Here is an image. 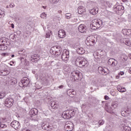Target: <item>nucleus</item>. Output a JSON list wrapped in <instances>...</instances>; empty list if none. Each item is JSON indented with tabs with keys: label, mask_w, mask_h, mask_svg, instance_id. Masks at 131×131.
Here are the masks:
<instances>
[{
	"label": "nucleus",
	"mask_w": 131,
	"mask_h": 131,
	"mask_svg": "<svg viewBox=\"0 0 131 131\" xmlns=\"http://www.w3.org/2000/svg\"><path fill=\"white\" fill-rule=\"evenodd\" d=\"M122 127H123L124 131H130L131 128L129 126H126L125 124H122Z\"/></svg>",
	"instance_id": "25"
},
{
	"label": "nucleus",
	"mask_w": 131,
	"mask_h": 131,
	"mask_svg": "<svg viewBox=\"0 0 131 131\" xmlns=\"http://www.w3.org/2000/svg\"><path fill=\"white\" fill-rule=\"evenodd\" d=\"M0 127H2V128H4L5 127H7V125L1 123Z\"/></svg>",
	"instance_id": "49"
},
{
	"label": "nucleus",
	"mask_w": 131,
	"mask_h": 131,
	"mask_svg": "<svg viewBox=\"0 0 131 131\" xmlns=\"http://www.w3.org/2000/svg\"><path fill=\"white\" fill-rule=\"evenodd\" d=\"M127 59H128V57L125 54H123L121 56V64H123L124 62L127 61Z\"/></svg>",
	"instance_id": "18"
},
{
	"label": "nucleus",
	"mask_w": 131,
	"mask_h": 131,
	"mask_svg": "<svg viewBox=\"0 0 131 131\" xmlns=\"http://www.w3.org/2000/svg\"><path fill=\"white\" fill-rule=\"evenodd\" d=\"M76 51L79 54V55H83L85 53L84 49L81 47H78L76 49Z\"/></svg>",
	"instance_id": "19"
},
{
	"label": "nucleus",
	"mask_w": 131,
	"mask_h": 131,
	"mask_svg": "<svg viewBox=\"0 0 131 131\" xmlns=\"http://www.w3.org/2000/svg\"><path fill=\"white\" fill-rule=\"evenodd\" d=\"M7 49H8V47L5 45H0V50H1V51H6Z\"/></svg>",
	"instance_id": "27"
},
{
	"label": "nucleus",
	"mask_w": 131,
	"mask_h": 131,
	"mask_svg": "<svg viewBox=\"0 0 131 131\" xmlns=\"http://www.w3.org/2000/svg\"><path fill=\"white\" fill-rule=\"evenodd\" d=\"M51 4H56V3H58L59 0H50Z\"/></svg>",
	"instance_id": "47"
},
{
	"label": "nucleus",
	"mask_w": 131,
	"mask_h": 131,
	"mask_svg": "<svg viewBox=\"0 0 131 131\" xmlns=\"http://www.w3.org/2000/svg\"><path fill=\"white\" fill-rule=\"evenodd\" d=\"M10 71L5 69L1 71V74L3 76H6V75H9L10 74Z\"/></svg>",
	"instance_id": "21"
},
{
	"label": "nucleus",
	"mask_w": 131,
	"mask_h": 131,
	"mask_svg": "<svg viewBox=\"0 0 131 131\" xmlns=\"http://www.w3.org/2000/svg\"><path fill=\"white\" fill-rule=\"evenodd\" d=\"M68 96H69L71 98H74L76 95V92L73 89H69L67 92Z\"/></svg>",
	"instance_id": "13"
},
{
	"label": "nucleus",
	"mask_w": 131,
	"mask_h": 131,
	"mask_svg": "<svg viewBox=\"0 0 131 131\" xmlns=\"http://www.w3.org/2000/svg\"><path fill=\"white\" fill-rule=\"evenodd\" d=\"M93 56H94L95 59H99V58H100V56H99V52H95L93 54Z\"/></svg>",
	"instance_id": "38"
},
{
	"label": "nucleus",
	"mask_w": 131,
	"mask_h": 131,
	"mask_svg": "<svg viewBox=\"0 0 131 131\" xmlns=\"http://www.w3.org/2000/svg\"><path fill=\"white\" fill-rule=\"evenodd\" d=\"M124 43L126 46H129L130 45V42L129 41V40H125Z\"/></svg>",
	"instance_id": "51"
},
{
	"label": "nucleus",
	"mask_w": 131,
	"mask_h": 131,
	"mask_svg": "<svg viewBox=\"0 0 131 131\" xmlns=\"http://www.w3.org/2000/svg\"><path fill=\"white\" fill-rule=\"evenodd\" d=\"M31 57H32V58H33L35 59V60H37L38 61L39 60V55L38 54H34L33 55H32Z\"/></svg>",
	"instance_id": "28"
},
{
	"label": "nucleus",
	"mask_w": 131,
	"mask_h": 131,
	"mask_svg": "<svg viewBox=\"0 0 131 131\" xmlns=\"http://www.w3.org/2000/svg\"><path fill=\"white\" fill-rule=\"evenodd\" d=\"M117 64H118V61L114 59V60L113 61L112 66H113V67H116V66H117Z\"/></svg>",
	"instance_id": "30"
},
{
	"label": "nucleus",
	"mask_w": 131,
	"mask_h": 131,
	"mask_svg": "<svg viewBox=\"0 0 131 131\" xmlns=\"http://www.w3.org/2000/svg\"><path fill=\"white\" fill-rule=\"evenodd\" d=\"M42 128L45 130L51 131L53 130V127L50 125L49 123H43L41 125Z\"/></svg>",
	"instance_id": "9"
},
{
	"label": "nucleus",
	"mask_w": 131,
	"mask_h": 131,
	"mask_svg": "<svg viewBox=\"0 0 131 131\" xmlns=\"http://www.w3.org/2000/svg\"><path fill=\"white\" fill-rule=\"evenodd\" d=\"M10 37L12 39V40H15L16 39V35H10Z\"/></svg>",
	"instance_id": "45"
},
{
	"label": "nucleus",
	"mask_w": 131,
	"mask_h": 131,
	"mask_svg": "<svg viewBox=\"0 0 131 131\" xmlns=\"http://www.w3.org/2000/svg\"><path fill=\"white\" fill-rule=\"evenodd\" d=\"M43 80L45 83H48L49 82V80H48V79L47 78H43Z\"/></svg>",
	"instance_id": "52"
},
{
	"label": "nucleus",
	"mask_w": 131,
	"mask_h": 131,
	"mask_svg": "<svg viewBox=\"0 0 131 131\" xmlns=\"http://www.w3.org/2000/svg\"><path fill=\"white\" fill-rule=\"evenodd\" d=\"M113 61H114V58L109 59L107 62L108 65H110V66H112V63L113 62Z\"/></svg>",
	"instance_id": "34"
},
{
	"label": "nucleus",
	"mask_w": 131,
	"mask_h": 131,
	"mask_svg": "<svg viewBox=\"0 0 131 131\" xmlns=\"http://www.w3.org/2000/svg\"><path fill=\"white\" fill-rule=\"evenodd\" d=\"M66 17H67V19H70V18H71V14L67 13L66 14Z\"/></svg>",
	"instance_id": "48"
},
{
	"label": "nucleus",
	"mask_w": 131,
	"mask_h": 131,
	"mask_svg": "<svg viewBox=\"0 0 131 131\" xmlns=\"http://www.w3.org/2000/svg\"><path fill=\"white\" fill-rule=\"evenodd\" d=\"M58 36L60 38H64L66 36V32L64 30H59L58 31Z\"/></svg>",
	"instance_id": "17"
},
{
	"label": "nucleus",
	"mask_w": 131,
	"mask_h": 131,
	"mask_svg": "<svg viewBox=\"0 0 131 131\" xmlns=\"http://www.w3.org/2000/svg\"><path fill=\"white\" fill-rule=\"evenodd\" d=\"M10 125L12 126V127H13V128L16 130L18 129V128H19L20 126V123L18 121L16 120L12 121L10 123Z\"/></svg>",
	"instance_id": "10"
},
{
	"label": "nucleus",
	"mask_w": 131,
	"mask_h": 131,
	"mask_svg": "<svg viewBox=\"0 0 131 131\" xmlns=\"http://www.w3.org/2000/svg\"><path fill=\"white\" fill-rule=\"evenodd\" d=\"M122 91H124V92H125L126 90L125 89V88H122Z\"/></svg>",
	"instance_id": "61"
},
{
	"label": "nucleus",
	"mask_w": 131,
	"mask_h": 131,
	"mask_svg": "<svg viewBox=\"0 0 131 131\" xmlns=\"http://www.w3.org/2000/svg\"><path fill=\"white\" fill-rule=\"evenodd\" d=\"M53 50L55 51V52L57 54V56L60 55L61 53H62V48L60 46H53Z\"/></svg>",
	"instance_id": "12"
},
{
	"label": "nucleus",
	"mask_w": 131,
	"mask_h": 131,
	"mask_svg": "<svg viewBox=\"0 0 131 131\" xmlns=\"http://www.w3.org/2000/svg\"><path fill=\"white\" fill-rule=\"evenodd\" d=\"M75 113L74 110H68L62 113V116L64 119H70L75 115Z\"/></svg>",
	"instance_id": "4"
},
{
	"label": "nucleus",
	"mask_w": 131,
	"mask_h": 131,
	"mask_svg": "<svg viewBox=\"0 0 131 131\" xmlns=\"http://www.w3.org/2000/svg\"><path fill=\"white\" fill-rule=\"evenodd\" d=\"M51 33H52V31H49V32L46 33L45 35V37H46V38H50Z\"/></svg>",
	"instance_id": "37"
},
{
	"label": "nucleus",
	"mask_w": 131,
	"mask_h": 131,
	"mask_svg": "<svg viewBox=\"0 0 131 131\" xmlns=\"http://www.w3.org/2000/svg\"><path fill=\"white\" fill-rule=\"evenodd\" d=\"M30 83V81L27 77H24L20 80V82L19 83V86L20 88H26L28 86Z\"/></svg>",
	"instance_id": "6"
},
{
	"label": "nucleus",
	"mask_w": 131,
	"mask_h": 131,
	"mask_svg": "<svg viewBox=\"0 0 131 131\" xmlns=\"http://www.w3.org/2000/svg\"><path fill=\"white\" fill-rule=\"evenodd\" d=\"M75 65L78 67H86L88 60L82 57H78L75 60Z\"/></svg>",
	"instance_id": "2"
},
{
	"label": "nucleus",
	"mask_w": 131,
	"mask_h": 131,
	"mask_svg": "<svg viewBox=\"0 0 131 131\" xmlns=\"http://www.w3.org/2000/svg\"><path fill=\"white\" fill-rule=\"evenodd\" d=\"M2 42H6V43L8 42V41H10V40L8 39V38L6 37H3L1 38Z\"/></svg>",
	"instance_id": "35"
},
{
	"label": "nucleus",
	"mask_w": 131,
	"mask_h": 131,
	"mask_svg": "<svg viewBox=\"0 0 131 131\" xmlns=\"http://www.w3.org/2000/svg\"><path fill=\"white\" fill-rule=\"evenodd\" d=\"M83 9H84V7H83V6H79L78 8V10H83Z\"/></svg>",
	"instance_id": "54"
},
{
	"label": "nucleus",
	"mask_w": 131,
	"mask_h": 131,
	"mask_svg": "<svg viewBox=\"0 0 131 131\" xmlns=\"http://www.w3.org/2000/svg\"><path fill=\"white\" fill-rule=\"evenodd\" d=\"M81 77L82 75L79 71H74L71 74L70 81L72 82H75V81L77 82L78 80H81Z\"/></svg>",
	"instance_id": "1"
},
{
	"label": "nucleus",
	"mask_w": 131,
	"mask_h": 131,
	"mask_svg": "<svg viewBox=\"0 0 131 131\" xmlns=\"http://www.w3.org/2000/svg\"><path fill=\"white\" fill-rule=\"evenodd\" d=\"M104 99H105V100H109V97H108V96H107V95H105L104 96Z\"/></svg>",
	"instance_id": "56"
},
{
	"label": "nucleus",
	"mask_w": 131,
	"mask_h": 131,
	"mask_svg": "<svg viewBox=\"0 0 131 131\" xmlns=\"http://www.w3.org/2000/svg\"><path fill=\"white\" fill-rule=\"evenodd\" d=\"M84 12H85V9H82V10L78 9V13L80 15H81V14H83V13H84Z\"/></svg>",
	"instance_id": "39"
},
{
	"label": "nucleus",
	"mask_w": 131,
	"mask_h": 131,
	"mask_svg": "<svg viewBox=\"0 0 131 131\" xmlns=\"http://www.w3.org/2000/svg\"><path fill=\"white\" fill-rule=\"evenodd\" d=\"M128 72H129V73H130V74H131V67L129 68V69L128 70Z\"/></svg>",
	"instance_id": "63"
},
{
	"label": "nucleus",
	"mask_w": 131,
	"mask_h": 131,
	"mask_svg": "<svg viewBox=\"0 0 131 131\" xmlns=\"http://www.w3.org/2000/svg\"><path fill=\"white\" fill-rule=\"evenodd\" d=\"M78 31L81 33H84L86 31V27L83 25H80L78 27Z\"/></svg>",
	"instance_id": "16"
},
{
	"label": "nucleus",
	"mask_w": 131,
	"mask_h": 131,
	"mask_svg": "<svg viewBox=\"0 0 131 131\" xmlns=\"http://www.w3.org/2000/svg\"><path fill=\"white\" fill-rule=\"evenodd\" d=\"M13 104H14V99L11 98H7L4 101L5 106L8 108H11L13 106Z\"/></svg>",
	"instance_id": "7"
},
{
	"label": "nucleus",
	"mask_w": 131,
	"mask_h": 131,
	"mask_svg": "<svg viewBox=\"0 0 131 131\" xmlns=\"http://www.w3.org/2000/svg\"><path fill=\"white\" fill-rule=\"evenodd\" d=\"M107 5H108V8H111V6H112V4H110L109 2L106 3Z\"/></svg>",
	"instance_id": "55"
},
{
	"label": "nucleus",
	"mask_w": 131,
	"mask_h": 131,
	"mask_svg": "<svg viewBox=\"0 0 131 131\" xmlns=\"http://www.w3.org/2000/svg\"><path fill=\"white\" fill-rule=\"evenodd\" d=\"M11 27H12V28H14V24H11Z\"/></svg>",
	"instance_id": "62"
},
{
	"label": "nucleus",
	"mask_w": 131,
	"mask_h": 131,
	"mask_svg": "<svg viewBox=\"0 0 131 131\" xmlns=\"http://www.w3.org/2000/svg\"><path fill=\"white\" fill-rule=\"evenodd\" d=\"M6 97V93H0V99H3Z\"/></svg>",
	"instance_id": "42"
},
{
	"label": "nucleus",
	"mask_w": 131,
	"mask_h": 131,
	"mask_svg": "<svg viewBox=\"0 0 131 131\" xmlns=\"http://www.w3.org/2000/svg\"><path fill=\"white\" fill-rule=\"evenodd\" d=\"M96 41H97V36H90L87 38L86 45L90 47H92V46H94V43H96Z\"/></svg>",
	"instance_id": "5"
},
{
	"label": "nucleus",
	"mask_w": 131,
	"mask_h": 131,
	"mask_svg": "<svg viewBox=\"0 0 131 131\" xmlns=\"http://www.w3.org/2000/svg\"><path fill=\"white\" fill-rule=\"evenodd\" d=\"M64 88V86L63 85H61L58 86V89H63Z\"/></svg>",
	"instance_id": "59"
},
{
	"label": "nucleus",
	"mask_w": 131,
	"mask_h": 131,
	"mask_svg": "<svg viewBox=\"0 0 131 131\" xmlns=\"http://www.w3.org/2000/svg\"><path fill=\"white\" fill-rule=\"evenodd\" d=\"M50 52L51 54H52V55H53L54 56H55V55L57 54L56 51L55 50H54V48L53 47L51 48Z\"/></svg>",
	"instance_id": "33"
},
{
	"label": "nucleus",
	"mask_w": 131,
	"mask_h": 131,
	"mask_svg": "<svg viewBox=\"0 0 131 131\" xmlns=\"http://www.w3.org/2000/svg\"><path fill=\"white\" fill-rule=\"evenodd\" d=\"M38 113V110L36 108H32L30 110L29 112V115L30 117H33V116H35V115H37Z\"/></svg>",
	"instance_id": "14"
},
{
	"label": "nucleus",
	"mask_w": 131,
	"mask_h": 131,
	"mask_svg": "<svg viewBox=\"0 0 131 131\" xmlns=\"http://www.w3.org/2000/svg\"><path fill=\"white\" fill-rule=\"evenodd\" d=\"M98 123H99V125H103V124H104V123H105V121L103 120H100L98 121Z\"/></svg>",
	"instance_id": "44"
},
{
	"label": "nucleus",
	"mask_w": 131,
	"mask_h": 131,
	"mask_svg": "<svg viewBox=\"0 0 131 131\" xmlns=\"http://www.w3.org/2000/svg\"><path fill=\"white\" fill-rule=\"evenodd\" d=\"M61 58L62 61H64V62L68 61V59L69 58V52L67 51L63 52L61 54Z\"/></svg>",
	"instance_id": "11"
},
{
	"label": "nucleus",
	"mask_w": 131,
	"mask_h": 131,
	"mask_svg": "<svg viewBox=\"0 0 131 131\" xmlns=\"http://www.w3.org/2000/svg\"><path fill=\"white\" fill-rule=\"evenodd\" d=\"M123 34H124V35H130L131 29H124L123 31Z\"/></svg>",
	"instance_id": "24"
},
{
	"label": "nucleus",
	"mask_w": 131,
	"mask_h": 131,
	"mask_svg": "<svg viewBox=\"0 0 131 131\" xmlns=\"http://www.w3.org/2000/svg\"><path fill=\"white\" fill-rule=\"evenodd\" d=\"M74 127V125L72 122H67L65 125L64 128L67 131H72L73 130V128Z\"/></svg>",
	"instance_id": "8"
},
{
	"label": "nucleus",
	"mask_w": 131,
	"mask_h": 131,
	"mask_svg": "<svg viewBox=\"0 0 131 131\" xmlns=\"http://www.w3.org/2000/svg\"><path fill=\"white\" fill-rule=\"evenodd\" d=\"M117 11H123L124 7L122 5H118L115 7Z\"/></svg>",
	"instance_id": "26"
},
{
	"label": "nucleus",
	"mask_w": 131,
	"mask_h": 131,
	"mask_svg": "<svg viewBox=\"0 0 131 131\" xmlns=\"http://www.w3.org/2000/svg\"><path fill=\"white\" fill-rule=\"evenodd\" d=\"M25 52H26L25 49H20L18 51V54L19 55H24V56H25Z\"/></svg>",
	"instance_id": "31"
},
{
	"label": "nucleus",
	"mask_w": 131,
	"mask_h": 131,
	"mask_svg": "<svg viewBox=\"0 0 131 131\" xmlns=\"http://www.w3.org/2000/svg\"><path fill=\"white\" fill-rule=\"evenodd\" d=\"M57 65H58V66H61L62 65V64H61V62H57Z\"/></svg>",
	"instance_id": "60"
},
{
	"label": "nucleus",
	"mask_w": 131,
	"mask_h": 131,
	"mask_svg": "<svg viewBox=\"0 0 131 131\" xmlns=\"http://www.w3.org/2000/svg\"><path fill=\"white\" fill-rule=\"evenodd\" d=\"M50 106L52 108V109H58V107H59V105H58V103H57L55 101H52L50 103Z\"/></svg>",
	"instance_id": "20"
},
{
	"label": "nucleus",
	"mask_w": 131,
	"mask_h": 131,
	"mask_svg": "<svg viewBox=\"0 0 131 131\" xmlns=\"http://www.w3.org/2000/svg\"><path fill=\"white\" fill-rule=\"evenodd\" d=\"M129 113H130V111L128 108H125L123 111L121 112L122 116L124 117L128 116V115H129Z\"/></svg>",
	"instance_id": "15"
},
{
	"label": "nucleus",
	"mask_w": 131,
	"mask_h": 131,
	"mask_svg": "<svg viewBox=\"0 0 131 131\" xmlns=\"http://www.w3.org/2000/svg\"><path fill=\"white\" fill-rule=\"evenodd\" d=\"M98 11H99V9H98V8L92 9L91 10H90V14H92V15H96L98 14Z\"/></svg>",
	"instance_id": "23"
},
{
	"label": "nucleus",
	"mask_w": 131,
	"mask_h": 131,
	"mask_svg": "<svg viewBox=\"0 0 131 131\" xmlns=\"http://www.w3.org/2000/svg\"><path fill=\"white\" fill-rule=\"evenodd\" d=\"M90 103L91 106H93V105H94V101L91 100Z\"/></svg>",
	"instance_id": "58"
},
{
	"label": "nucleus",
	"mask_w": 131,
	"mask_h": 131,
	"mask_svg": "<svg viewBox=\"0 0 131 131\" xmlns=\"http://www.w3.org/2000/svg\"><path fill=\"white\" fill-rule=\"evenodd\" d=\"M2 16H5V12L3 11L2 10H0V18H2Z\"/></svg>",
	"instance_id": "46"
},
{
	"label": "nucleus",
	"mask_w": 131,
	"mask_h": 131,
	"mask_svg": "<svg viewBox=\"0 0 131 131\" xmlns=\"http://www.w3.org/2000/svg\"><path fill=\"white\" fill-rule=\"evenodd\" d=\"M124 74V72H120V73H119V75H123Z\"/></svg>",
	"instance_id": "57"
},
{
	"label": "nucleus",
	"mask_w": 131,
	"mask_h": 131,
	"mask_svg": "<svg viewBox=\"0 0 131 131\" xmlns=\"http://www.w3.org/2000/svg\"><path fill=\"white\" fill-rule=\"evenodd\" d=\"M9 7L10 8H14V7H15V4H14V3L10 4Z\"/></svg>",
	"instance_id": "53"
},
{
	"label": "nucleus",
	"mask_w": 131,
	"mask_h": 131,
	"mask_svg": "<svg viewBox=\"0 0 131 131\" xmlns=\"http://www.w3.org/2000/svg\"><path fill=\"white\" fill-rule=\"evenodd\" d=\"M118 91L120 92L121 93H124V90H122V87L120 85H118L117 87Z\"/></svg>",
	"instance_id": "36"
},
{
	"label": "nucleus",
	"mask_w": 131,
	"mask_h": 131,
	"mask_svg": "<svg viewBox=\"0 0 131 131\" xmlns=\"http://www.w3.org/2000/svg\"><path fill=\"white\" fill-rule=\"evenodd\" d=\"M103 69H104V68H103V67H98V71L99 73H100H100H102V70H103Z\"/></svg>",
	"instance_id": "43"
},
{
	"label": "nucleus",
	"mask_w": 131,
	"mask_h": 131,
	"mask_svg": "<svg viewBox=\"0 0 131 131\" xmlns=\"http://www.w3.org/2000/svg\"><path fill=\"white\" fill-rule=\"evenodd\" d=\"M58 12L59 14H61V13H62V11H61V10H59Z\"/></svg>",
	"instance_id": "64"
},
{
	"label": "nucleus",
	"mask_w": 131,
	"mask_h": 131,
	"mask_svg": "<svg viewBox=\"0 0 131 131\" xmlns=\"http://www.w3.org/2000/svg\"><path fill=\"white\" fill-rule=\"evenodd\" d=\"M25 66H28L29 65V62L27 61V59H25Z\"/></svg>",
	"instance_id": "50"
},
{
	"label": "nucleus",
	"mask_w": 131,
	"mask_h": 131,
	"mask_svg": "<svg viewBox=\"0 0 131 131\" xmlns=\"http://www.w3.org/2000/svg\"><path fill=\"white\" fill-rule=\"evenodd\" d=\"M9 82L11 85H15V84H17V79L15 78H11Z\"/></svg>",
	"instance_id": "22"
},
{
	"label": "nucleus",
	"mask_w": 131,
	"mask_h": 131,
	"mask_svg": "<svg viewBox=\"0 0 131 131\" xmlns=\"http://www.w3.org/2000/svg\"><path fill=\"white\" fill-rule=\"evenodd\" d=\"M107 71V70H104L103 69V70H102V73H100V74H101V75H106L107 74H108Z\"/></svg>",
	"instance_id": "40"
},
{
	"label": "nucleus",
	"mask_w": 131,
	"mask_h": 131,
	"mask_svg": "<svg viewBox=\"0 0 131 131\" xmlns=\"http://www.w3.org/2000/svg\"><path fill=\"white\" fill-rule=\"evenodd\" d=\"M111 105L113 108H117V106H118V102L115 101L112 103Z\"/></svg>",
	"instance_id": "29"
},
{
	"label": "nucleus",
	"mask_w": 131,
	"mask_h": 131,
	"mask_svg": "<svg viewBox=\"0 0 131 131\" xmlns=\"http://www.w3.org/2000/svg\"><path fill=\"white\" fill-rule=\"evenodd\" d=\"M30 62H31V63H37V62H38V60H37L36 59H35V58H32V57L31 56V58L30 59Z\"/></svg>",
	"instance_id": "32"
},
{
	"label": "nucleus",
	"mask_w": 131,
	"mask_h": 131,
	"mask_svg": "<svg viewBox=\"0 0 131 131\" xmlns=\"http://www.w3.org/2000/svg\"><path fill=\"white\" fill-rule=\"evenodd\" d=\"M102 25H103V21L102 20L100 19H94L92 21V24L90 25V27L91 28V29L96 30V29L100 28Z\"/></svg>",
	"instance_id": "3"
},
{
	"label": "nucleus",
	"mask_w": 131,
	"mask_h": 131,
	"mask_svg": "<svg viewBox=\"0 0 131 131\" xmlns=\"http://www.w3.org/2000/svg\"><path fill=\"white\" fill-rule=\"evenodd\" d=\"M40 17L42 18V19H46V18H47V14H46V13L43 12L40 15Z\"/></svg>",
	"instance_id": "41"
}]
</instances>
